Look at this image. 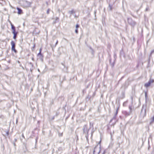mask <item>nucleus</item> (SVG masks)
Here are the masks:
<instances>
[{
    "mask_svg": "<svg viewBox=\"0 0 154 154\" xmlns=\"http://www.w3.org/2000/svg\"><path fill=\"white\" fill-rule=\"evenodd\" d=\"M38 71H39V69H38Z\"/></svg>",
    "mask_w": 154,
    "mask_h": 154,
    "instance_id": "47",
    "label": "nucleus"
},
{
    "mask_svg": "<svg viewBox=\"0 0 154 154\" xmlns=\"http://www.w3.org/2000/svg\"><path fill=\"white\" fill-rule=\"evenodd\" d=\"M59 21V18L57 17L56 18L55 20L54 21V22H53V23L55 24L56 23L58 22Z\"/></svg>",
    "mask_w": 154,
    "mask_h": 154,
    "instance_id": "15",
    "label": "nucleus"
},
{
    "mask_svg": "<svg viewBox=\"0 0 154 154\" xmlns=\"http://www.w3.org/2000/svg\"><path fill=\"white\" fill-rule=\"evenodd\" d=\"M69 13L71 14H73L75 13V12L74 10H72L71 11H69Z\"/></svg>",
    "mask_w": 154,
    "mask_h": 154,
    "instance_id": "20",
    "label": "nucleus"
},
{
    "mask_svg": "<svg viewBox=\"0 0 154 154\" xmlns=\"http://www.w3.org/2000/svg\"><path fill=\"white\" fill-rule=\"evenodd\" d=\"M151 85V84H150L149 82V81L147 83H146L144 84V86L145 87L147 88L149 87Z\"/></svg>",
    "mask_w": 154,
    "mask_h": 154,
    "instance_id": "9",
    "label": "nucleus"
},
{
    "mask_svg": "<svg viewBox=\"0 0 154 154\" xmlns=\"http://www.w3.org/2000/svg\"><path fill=\"white\" fill-rule=\"evenodd\" d=\"M67 119V117H66V119Z\"/></svg>",
    "mask_w": 154,
    "mask_h": 154,
    "instance_id": "45",
    "label": "nucleus"
},
{
    "mask_svg": "<svg viewBox=\"0 0 154 154\" xmlns=\"http://www.w3.org/2000/svg\"><path fill=\"white\" fill-rule=\"evenodd\" d=\"M32 60H34V58L33 57H32Z\"/></svg>",
    "mask_w": 154,
    "mask_h": 154,
    "instance_id": "38",
    "label": "nucleus"
},
{
    "mask_svg": "<svg viewBox=\"0 0 154 154\" xmlns=\"http://www.w3.org/2000/svg\"><path fill=\"white\" fill-rule=\"evenodd\" d=\"M17 9L18 10L17 13L18 14H21L23 13L22 10L19 7H17Z\"/></svg>",
    "mask_w": 154,
    "mask_h": 154,
    "instance_id": "7",
    "label": "nucleus"
},
{
    "mask_svg": "<svg viewBox=\"0 0 154 154\" xmlns=\"http://www.w3.org/2000/svg\"><path fill=\"white\" fill-rule=\"evenodd\" d=\"M14 146H15V145H16L15 143H14Z\"/></svg>",
    "mask_w": 154,
    "mask_h": 154,
    "instance_id": "40",
    "label": "nucleus"
},
{
    "mask_svg": "<svg viewBox=\"0 0 154 154\" xmlns=\"http://www.w3.org/2000/svg\"><path fill=\"white\" fill-rule=\"evenodd\" d=\"M152 154H154V151L152 152Z\"/></svg>",
    "mask_w": 154,
    "mask_h": 154,
    "instance_id": "37",
    "label": "nucleus"
},
{
    "mask_svg": "<svg viewBox=\"0 0 154 154\" xmlns=\"http://www.w3.org/2000/svg\"><path fill=\"white\" fill-rule=\"evenodd\" d=\"M90 127L89 129H90V128H92V129H93L94 128H93V124L91 123V122H90Z\"/></svg>",
    "mask_w": 154,
    "mask_h": 154,
    "instance_id": "18",
    "label": "nucleus"
},
{
    "mask_svg": "<svg viewBox=\"0 0 154 154\" xmlns=\"http://www.w3.org/2000/svg\"><path fill=\"white\" fill-rule=\"evenodd\" d=\"M97 151H98V152H97V154H99L100 151V148H98L97 146H96L94 148L93 152V154H95Z\"/></svg>",
    "mask_w": 154,
    "mask_h": 154,
    "instance_id": "5",
    "label": "nucleus"
},
{
    "mask_svg": "<svg viewBox=\"0 0 154 154\" xmlns=\"http://www.w3.org/2000/svg\"><path fill=\"white\" fill-rule=\"evenodd\" d=\"M149 8L148 7H147L145 9V11H149Z\"/></svg>",
    "mask_w": 154,
    "mask_h": 154,
    "instance_id": "22",
    "label": "nucleus"
},
{
    "mask_svg": "<svg viewBox=\"0 0 154 154\" xmlns=\"http://www.w3.org/2000/svg\"><path fill=\"white\" fill-rule=\"evenodd\" d=\"M19 63H20V62L19 61H18Z\"/></svg>",
    "mask_w": 154,
    "mask_h": 154,
    "instance_id": "50",
    "label": "nucleus"
},
{
    "mask_svg": "<svg viewBox=\"0 0 154 154\" xmlns=\"http://www.w3.org/2000/svg\"><path fill=\"white\" fill-rule=\"evenodd\" d=\"M11 24L12 33L14 35L13 38L14 39H15L17 37L18 32L16 31L15 27L11 23Z\"/></svg>",
    "mask_w": 154,
    "mask_h": 154,
    "instance_id": "2",
    "label": "nucleus"
},
{
    "mask_svg": "<svg viewBox=\"0 0 154 154\" xmlns=\"http://www.w3.org/2000/svg\"><path fill=\"white\" fill-rule=\"evenodd\" d=\"M109 7L110 8V10H112V6H111L110 5H109Z\"/></svg>",
    "mask_w": 154,
    "mask_h": 154,
    "instance_id": "27",
    "label": "nucleus"
},
{
    "mask_svg": "<svg viewBox=\"0 0 154 154\" xmlns=\"http://www.w3.org/2000/svg\"><path fill=\"white\" fill-rule=\"evenodd\" d=\"M142 5H141L140 6V8H139V9L137 10V11H138L140 10V9L142 7Z\"/></svg>",
    "mask_w": 154,
    "mask_h": 154,
    "instance_id": "32",
    "label": "nucleus"
},
{
    "mask_svg": "<svg viewBox=\"0 0 154 154\" xmlns=\"http://www.w3.org/2000/svg\"><path fill=\"white\" fill-rule=\"evenodd\" d=\"M79 26L78 24H76V28L78 29V28H79Z\"/></svg>",
    "mask_w": 154,
    "mask_h": 154,
    "instance_id": "25",
    "label": "nucleus"
},
{
    "mask_svg": "<svg viewBox=\"0 0 154 154\" xmlns=\"http://www.w3.org/2000/svg\"><path fill=\"white\" fill-rule=\"evenodd\" d=\"M35 46V45H34V47H34Z\"/></svg>",
    "mask_w": 154,
    "mask_h": 154,
    "instance_id": "49",
    "label": "nucleus"
},
{
    "mask_svg": "<svg viewBox=\"0 0 154 154\" xmlns=\"http://www.w3.org/2000/svg\"><path fill=\"white\" fill-rule=\"evenodd\" d=\"M111 60H109V61H110V65L112 66V67H113L114 65V63H111Z\"/></svg>",
    "mask_w": 154,
    "mask_h": 154,
    "instance_id": "19",
    "label": "nucleus"
},
{
    "mask_svg": "<svg viewBox=\"0 0 154 154\" xmlns=\"http://www.w3.org/2000/svg\"><path fill=\"white\" fill-rule=\"evenodd\" d=\"M21 67H22V68L23 69H24V68L23 67V66H21Z\"/></svg>",
    "mask_w": 154,
    "mask_h": 154,
    "instance_id": "42",
    "label": "nucleus"
},
{
    "mask_svg": "<svg viewBox=\"0 0 154 154\" xmlns=\"http://www.w3.org/2000/svg\"><path fill=\"white\" fill-rule=\"evenodd\" d=\"M6 134H7V135H8L9 134V132H7V133H6Z\"/></svg>",
    "mask_w": 154,
    "mask_h": 154,
    "instance_id": "33",
    "label": "nucleus"
},
{
    "mask_svg": "<svg viewBox=\"0 0 154 154\" xmlns=\"http://www.w3.org/2000/svg\"><path fill=\"white\" fill-rule=\"evenodd\" d=\"M54 116L53 117H52V120H53V119H54Z\"/></svg>",
    "mask_w": 154,
    "mask_h": 154,
    "instance_id": "36",
    "label": "nucleus"
},
{
    "mask_svg": "<svg viewBox=\"0 0 154 154\" xmlns=\"http://www.w3.org/2000/svg\"><path fill=\"white\" fill-rule=\"evenodd\" d=\"M22 137H23V138H24V135H23V134L22 135Z\"/></svg>",
    "mask_w": 154,
    "mask_h": 154,
    "instance_id": "34",
    "label": "nucleus"
},
{
    "mask_svg": "<svg viewBox=\"0 0 154 154\" xmlns=\"http://www.w3.org/2000/svg\"><path fill=\"white\" fill-rule=\"evenodd\" d=\"M129 108L130 109V112L131 113L132 112V107L131 106H129Z\"/></svg>",
    "mask_w": 154,
    "mask_h": 154,
    "instance_id": "21",
    "label": "nucleus"
},
{
    "mask_svg": "<svg viewBox=\"0 0 154 154\" xmlns=\"http://www.w3.org/2000/svg\"><path fill=\"white\" fill-rule=\"evenodd\" d=\"M15 141H16L17 139H15Z\"/></svg>",
    "mask_w": 154,
    "mask_h": 154,
    "instance_id": "44",
    "label": "nucleus"
},
{
    "mask_svg": "<svg viewBox=\"0 0 154 154\" xmlns=\"http://www.w3.org/2000/svg\"><path fill=\"white\" fill-rule=\"evenodd\" d=\"M123 113L126 116H129L131 113L130 112H127L126 111H124Z\"/></svg>",
    "mask_w": 154,
    "mask_h": 154,
    "instance_id": "8",
    "label": "nucleus"
},
{
    "mask_svg": "<svg viewBox=\"0 0 154 154\" xmlns=\"http://www.w3.org/2000/svg\"><path fill=\"white\" fill-rule=\"evenodd\" d=\"M119 107H118L117 108V109L116 112L115 113L114 116L113 117V119H116V115H117V114H118V110H119Z\"/></svg>",
    "mask_w": 154,
    "mask_h": 154,
    "instance_id": "14",
    "label": "nucleus"
},
{
    "mask_svg": "<svg viewBox=\"0 0 154 154\" xmlns=\"http://www.w3.org/2000/svg\"><path fill=\"white\" fill-rule=\"evenodd\" d=\"M60 81H61L60 79Z\"/></svg>",
    "mask_w": 154,
    "mask_h": 154,
    "instance_id": "48",
    "label": "nucleus"
},
{
    "mask_svg": "<svg viewBox=\"0 0 154 154\" xmlns=\"http://www.w3.org/2000/svg\"><path fill=\"white\" fill-rule=\"evenodd\" d=\"M11 48H15L16 44L15 42L12 41L11 42Z\"/></svg>",
    "mask_w": 154,
    "mask_h": 154,
    "instance_id": "11",
    "label": "nucleus"
},
{
    "mask_svg": "<svg viewBox=\"0 0 154 154\" xmlns=\"http://www.w3.org/2000/svg\"><path fill=\"white\" fill-rule=\"evenodd\" d=\"M58 41H57L56 43V44H55V46H56V45H57V44L58 43Z\"/></svg>",
    "mask_w": 154,
    "mask_h": 154,
    "instance_id": "31",
    "label": "nucleus"
},
{
    "mask_svg": "<svg viewBox=\"0 0 154 154\" xmlns=\"http://www.w3.org/2000/svg\"><path fill=\"white\" fill-rule=\"evenodd\" d=\"M44 95H45V96L46 95V92H45V93H44Z\"/></svg>",
    "mask_w": 154,
    "mask_h": 154,
    "instance_id": "39",
    "label": "nucleus"
},
{
    "mask_svg": "<svg viewBox=\"0 0 154 154\" xmlns=\"http://www.w3.org/2000/svg\"><path fill=\"white\" fill-rule=\"evenodd\" d=\"M105 153V151H104L103 153V154H104Z\"/></svg>",
    "mask_w": 154,
    "mask_h": 154,
    "instance_id": "41",
    "label": "nucleus"
},
{
    "mask_svg": "<svg viewBox=\"0 0 154 154\" xmlns=\"http://www.w3.org/2000/svg\"><path fill=\"white\" fill-rule=\"evenodd\" d=\"M11 50L12 51H14L15 53L17 52V50L15 49V48H11Z\"/></svg>",
    "mask_w": 154,
    "mask_h": 154,
    "instance_id": "16",
    "label": "nucleus"
},
{
    "mask_svg": "<svg viewBox=\"0 0 154 154\" xmlns=\"http://www.w3.org/2000/svg\"><path fill=\"white\" fill-rule=\"evenodd\" d=\"M143 111L144 112L145 114H146V107L144 106H143L142 107V109L141 110V112H142Z\"/></svg>",
    "mask_w": 154,
    "mask_h": 154,
    "instance_id": "13",
    "label": "nucleus"
},
{
    "mask_svg": "<svg viewBox=\"0 0 154 154\" xmlns=\"http://www.w3.org/2000/svg\"><path fill=\"white\" fill-rule=\"evenodd\" d=\"M42 49L41 48H40L39 50V52L38 53H40V54H42L41 53V51H42Z\"/></svg>",
    "mask_w": 154,
    "mask_h": 154,
    "instance_id": "29",
    "label": "nucleus"
},
{
    "mask_svg": "<svg viewBox=\"0 0 154 154\" xmlns=\"http://www.w3.org/2000/svg\"><path fill=\"white\" fill-rule=\"evenodd\" d=\"M149 81L151 84L152 83L154 82V79H152L151 78H150L149 79Z\"/></svg>",
    "mask_w": 154,
    "mask_h": 154,
    "instance_id": "17",
    "label": "nucleus"
},
{
    "mask_svg": "<svg viewBox=\"0 0 154 154\" xmlns=\"http://www.w3.org/2000/svg\"><path fill=\"white\" fill-rule=\"evenodd\" d=\"M114 58L115 59H116V54H115L114 55Z\"/></svg>",
    "mask_w": 154,
    "mask_h": 154,
    "instance_id": "28",
    "label": "nucleus"
},
{
    "mask_svg": "<svg viewBox=\"0 0 154 154\" xmlns=\"http://www.w3.org/2000/svg\"><path fill=\"white\" fill-rule=\"evenodd\" d=\"M58 114H58V112H56V115L57 116V115H58Z\"/></svg>",
    "mask_w": 154,
    "mask_h": 154,
    "instance_id": "35",
    "label": "nucleus"
},
{
    "mask_svg": "<svg viewBox=\"0 0 154 154\" xmlns=\"http://www.w3.org/2000/svg\"><path fill=\"white\" fill-rule=\"evenodd\" d=\"M21 5L24 8L30 7L31 5V2L25 0H22L20 1Z\"/></svg>",
    "mask_w": 154,
    "mask_h": 154,
    "instance_id": "1",
    "label": "nucleus"
},
{
    "mask_svg": "<svg viewBox=\"0 0 154 154\" xmlns=\"http://www.w3.org/2000/svg\"><path fill=\"white\" fill-rule=\"evenodd\" d=\"M87 135H86V137H87Z\"/></svg>",
    "mask_w": 154,
    "mask_h": 154,
    "instance_id": "46",
    "label": "nucleus"
},
{
    "mask_svg": "<svg viewBox=\"0 0 154 154\" xmlns=\"http://www.w3.org/2000/svg\"><path fill=\"white\" fill-rule=\"evenodd\" d=\"M153 52V51H152L151 52V54Z\"/></svg>",
    "mask_w": 154,
    "mask_h": 154,
    "instance_id": "43",
    "label": "nucleus"
},
{
    "mask_svg": "<svg viewBox=\"0 0 154 154\" xmlns=\"http://www.w3.org/2000/svg\"><path fill=\"white\" fill-rule=\"evenodd\" d=\"M151 85V84H150L149 82V81L147 83H146L144 84V86L145 87L147 88L149 87Z\"/></svg>",
    "mask_w": 154,
    "mask_h": 154,
    "instance_id": "10",
    "label": "nucleus"
},
{
    "mask_svg": "<svg viewBox=\"0 0 154 154\" xmlns=\"http://www.w3.org/2000/svg\"><path fill=\"white\" fill-rule=\"evenodd\" d=\"M128 23L130 24L132 26H134L135 24L136 23L135 22L132 20V19L131 18H129L128 19Z\"/></svg>",
    "mask_w": 154,
    "mask_h": 154,
    "instance_id": "4",
    "label": "nucleus"
},
{
    "mask_svg": "<svg viewBox=\"0 0 154 154\" xmlns=\"http://www.w3.org/2000/svg\"><path fill=\"white\" fill-rule=\"evenodd\" d=\"M50 11V9H48L47 11V14H49Z\"/></svg>",
    "mask_w": 154,
    "mask_h": 154,
    "instance_id": "24",
    "label": "nucleus"
},
{
    "mask_svg": "<svg viewBox=\"0 0 154 154\" xmlns=\"http://www.w3.org/2000/svg\"><path fill=\"white\" fill-rule=\"evenodd\" d=\"M29 64L32 67L31 68H30V70L31 71V72H32V70H33V64L31 62H30V63H29Z\"/></svg>",
    "mask_w": 154,
    "mask_h": 154,
    "instance_id": "12",
    "label": "nucleus"
},
{
    "mask_svg": "<svg viewBox=\"0 0 154 154\" xmlns=\"http://www.w3.org/2000/svg\"><path fill=\"white\" fill-rule=\"evenodd\" d=\"M59 135L60 136H62L63 134V133H60V132H58Z\"/></svg>",
    "mask_w": 154,
    "mask_h": 154,
    "instance_id": "23",
    "label": "nucleus"
},
{
    "mask_svg": "<svg viewBox=\"0 0 154 154\" xmlns=\"http://www.w3.org/2000/svg\"><path fill=\"white\" fill-rule=\"evenodd\" d=\"M37 57L42 62H43V56L42 54L38 53L37 54Z\"/></svg>",
    "mask_w": 154,
    "mask_h": 154,
    "instance_id": "6",
    "label": "nucleus"
},
{
    "mask_svg": "<svg viewBox=\"0 0 154 154\" xmlns=\"http://www.w3.org/2000/svg\"><path fill=\"white\" fill-rule=\"evenodd\" d=\"M89 129L88 128V126L87 125H85L83 126V131L84 133L86 134L87 135L88 134Z\"/></svg>",
    "mask_w": 154,
    "mask_h": 154,
    "instance_id": "3",
    "label": "nucleus"
},
{
    "mask_svg": "<svg viewBox=\"0 0 154 154\" xmlns=\"http://www.w3.org/2000/svg\"><path fill=\"white\" fill-rule=\"evenodd\" d=\"M75 33L77 34L78 33V29H76L75 30Z\"/></svg>",
    "mask_w": 154,
    "mask_h": 154,
    "instance_id": "26",
    "label": "nucleus"
},
{
    "mask_svg": "<svg viewBox=\"0 0 154 154\" xmlns=\"http://www.w3.org/2000/svg\"><path fill=\"white\" fill-rule=\"evenodd\" d=\"M154 122V116L153 117V118H152V122Z\"/></svg>",
    "mask_w": 154,
    "mask_h": 154,
    "instance_id": "30",
    "label": "nucleus"
}]
</instances>
